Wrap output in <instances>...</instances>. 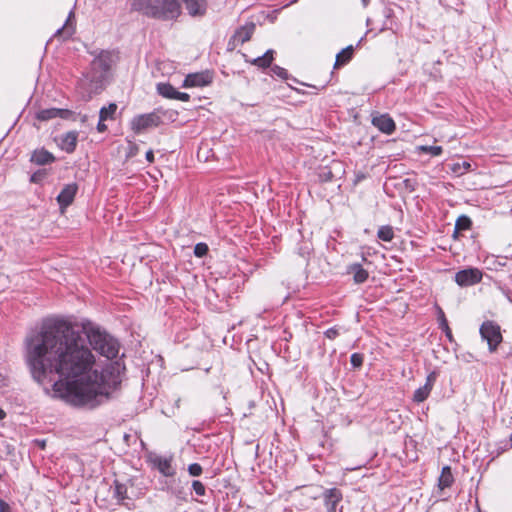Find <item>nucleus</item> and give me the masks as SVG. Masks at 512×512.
I'll return each mask as SVG.
<instances>
[{"instance_id":"14","label":"nucleus","mask_w":512,"mask_h":512,"mask_svg":"<svg viewBox=\"0 0 512 512\" xmlns=\"http://www.w3.org/2000/svg\"><path fill=\"white\" fill-rule=\"evenodd\" d=\"M191 16H202L207 9L206 0H182Z\"/></svg>"},{"instance_id":"11","label":"nucleus","mask_w":512,"mask_h":512,"mask_svg":"<svg viewBox=\"0 0 512 512\" xmlns=\"http://www.w3.org/2000/svg\"><path fill=\"white\" fill-rule=\"evenodd\" d=\"M372 124L385 134H392L395 131V122L388 114H377L372 117Z\"/></svg>"},{"instance_id":"18","label":"nucleus","mask_w":512,"mask_h":512,"mask_svg":"<svg viewBox=\"0 0 512 512\" xmlns=\"http://www.w3.org/2000/svg\"><path fill=\"white\" fill-rule=\"evenodd\" d=\"M31 162L37 165H46L55 161V157L52 153L45 150L44 148L36 149L31 155Z\"/></svg>"},{"instance_id":"39","label":"nucleus","mask_w":512,"mask_h":512,"mask_svg":"<svg viewBox=\"0 0 512 512\" xmlns=\"http://www.w3.org/2000/svg\"><path fill=\"white\" fill-rule=\"evenodd\" d=\"M190 98V96L187 94V93H183V92H179L177 91L176 92V96H175V100H180V101H183V102H186L188 101Z\"/></svg>"},{"instance_id":"28","label":"nucleus","mask_w":512,"mask_h":512,"mask_svg":"<svg viewBox=\"0 0 512 512\" xmlns=\"http://www.w3.org/2000/svg\"><path fill=\"white\" fill-rule=\"evenodd\" d=\"M114 497L119 502H122L124 499L127 498V488H126V486L124 484H121V483L115 481Z\"/></svg>"},{"instance_id":"26","label":"nucleus","mask_w":512,"mask_h":512,"mask_svg":"<svg viewBox=\"0 0 512 512\" xmlns=\"http://www.w3.org/2000/svg\"><path fill=\"white\" fill-rule=\"evenodd\" d=\"M116 110L117 105L115 103H111L107 107H102L99 112V118H101V121L112 119Z\"/></svg>"},{"instance_id":"43","label":"nucleus","mask_w":512,"mask_h":512,"mask_svg":"<svg viewBox=\"0 0 512 512\" xmlns=\"http://www.w3.org/2000/svg\"><path fill=\"white\" fill-rule=\"evenodd\" d=\"M442 330L445 332L447 338L451 341L452 340V333H451V330H450L449 326L447 328L442 329Z\"/></svg>"},{"instance_id":"9","label":"nucleus","mask_w":512,"mask_h":512,"mask_svg":"<svg viewBox=\"0 0 512 512\" xmlns=\"http://www.w3.org/2000/svg\"><path fill=\"white\" fill-rule=\"evenodd\" d=\"M212 81V77L208 72H198V73H192L188 74L184 81H183V87L190 88V87H204L210 84Z\"/></svg>"},{"instance_id":"1","label":"nucleus","mask_w":512,"mask_h":512,"mask_svg":"<svg viewBox=\"0 0 512 512\" xmlns=\"http://www.w3.org/2000/svg\"><path fill=\"white\" fill-rule=\"evenodd\" d=\"M25 347L33 379L53 382L55 396L73 406L97 407L122 381L124 367L113 362L100 369L85 339L63 319L44 320L27 335Z\"/></svg>"},{"instance_id":"21","label":"nucleus","mask_w":512,"mask_h":512,"mask_svg":"<svg viewBox=\"0 0 512 512\" xmlns=\"http://www.w3.org/2000/svg\"><path fill=\"white\" fill-rule=\"evenodd\" d=\"M453 481L454 478L451 472V468L449 466L443 467L438 481L439 488L441 490L448 488L452 485Z\"/></svg>"},{"instance_id":"33","label":"nucleus","mask_w":512,"mask_h":512,"mask_svg":"<svg viewBox=\"0 0 512 512\" xmlns=\"http://www.w3.org/2000/svg\"><path fill=\"white\" fill-rule=\"evenodd\" d=\"M192 488H193L194 492L196 493V495H198V496H204L206 493V488H205L204 484L198 480H194L192 482Z\"/></svg>"},{"instance_id":"32","label":"nucleus","mask_w":512,"mask_h":512,"mask_svg":"<svg viewBox=\"0 0 512 512\" xmlns=\"http://www.w3.org/2000/svg\"><path fill=\"white\" fill-rule=\"evenodd\" d=\"M208 252V246L205 243H197L194 247V254L196 257H203Z\"/></svg>"},{"instance_id":"30","label":"nucleus","mask_w":512,"mask_h":512,"mask_svg":"<svg viewBox=\"0 0 512 512\" xmlns=\"http://www.w3.org/2000/svg\"><path fill=\"white\" fill-rule=\"evenodd\" d=\"M47 175L48 171L46 169H39L31 175L30 181L35 184H42Z\"/></svg>"},{"instance_id":"24","label":"nucleus","mask_w":512,"mask_h":512,"mask_svg":"<svg viewBox=\"0 0 512 512\" xmlns=\"http://www.w3.org/2000/svg\"><path fill=\"white\" fill-rule=\"evenodd\" d=\"M377 236L382 241L390 242L394 237L393 228L389 225L381 226L378 229Z\"/></svg>"},{"instance_id":"46","label":"nucleus","mask_w":512,"mask_h":512,"mask_svg":"<svg viewBox=\"0 0 512 512\" xmlns=\"http://www.w3.org/2000/svg\"><path fill=\"white\" fill-rule=\"evenodd\" d=\"M364 6H367L369 3V0H361Z\"/></svg>"},{"instance_id":"22","label":"nucleus","mask_w":512,"mask_h":512,"mask_svg":"<svg viewBox=\"0 0 512 512\" xmlns=\"http://www.w3.org/2000/svg\"><path fill=\"white\" fill-rule=\"evenodd\" d=\"M353 55V46H348L345 49L341 50L336 55L335 67H340L345 65L350 61Z\"/></svg>"},{"instance_id":"38","label":"nucleus","mask_w":512,"mask_h":512,"mask_svg":"<svg viewBox=\"0 0 512 512\" xmlns=\"http://www.w3.org/2000/svg\"><path fill=\"white\" fill-rule=\"evenodd\" d=\"M439 322L441 329L448 327V322L445 318L444 312L441 309H439Z\"/></svg>"},{"instance_id":"2","label":"nucleus","mask_w":512,"mask_h":512,"mask_svg":"<svg viewBox=\"0 0 512 512\" xmlns=\"http://www.w3.org/2000/svg\"><path fill=\"white\" fill-rule=\"evenodd\" d=\"M115 59V54L111 51L102 50L95 56L89 72L79 82V89L82 90L83 97L90 99L93 94H97L103 89Z\"/></svg>"},{"instance_id":"16","label":"nucleus","mask_w":512,"mask_h":512,"mask_svg":"<svg viewBox=\"0 0 512 512\" xmlns=\"http://www.w3.org/2000/svg\"><path fill=\"white\" fill-rule=\"evenodd\" d=\"M75 32V14L73 11H70L68 17L66 19L65 24L59 28L55 36H61L64 39L71 37Z\"/></svg>"},{"instance_id":"13","label":"nucleus","mask_w":512,"mask_h":512,"mask_svg":"<svg viewBox=\"0 0 512 512\" xmlns=\"http://www.w3.org/2000/svg\"><path fill=\"white\" fill-rule=\"evenodd\" d=\"M343 495L337 488L326 489L323 493L324 505L327 512H336L338 503L342 500Z\"/></svg>"},{"instance_id":"20","label":"nucleus","mask_w":512,"mask_h":512,"mask_svg":"<svg viewBox=\"0 0 512 512\" xmlns=\"http://www.w3.org/2000/svg\"><path fill=\"white\" fill-rule=\"evenodd\" d=\"M273 59H274V51L270 49V50H267L262 56L254 58L251 61V64H253L259 68H267L271 65Z\"/></svg>"},{"instance_id":"36","label":"nucleus","mask_w":512,"mask_h":512,"mask_svg":"<svg viewBox=\"0 0 512 512\" xmlns=\"http://www.w3.org/2000/svg\"><path fill=\"white\" fill-rule=\"evenodd\" d=\"M188 472L191 476H200L202 473V467L198 463H193L188 466Z\"/></svg>"},{"instance_id":"5","label":"nucleus","mask_w":512,"mask_h":512,"mask_svg":"<svg viewBox=\"0 0 512 512\" xmlns=\"http://www.w3.org/2000/svg\"><path fill=\"white\" fill-rule=\"evenodd\" d=\"M481 338L487 341L489 351L495 352L502 342L500 326L493 321H485L480 327Z\"/></svg>"},{"instance_id":"6","label":"nucleus","mask_w":512,"mask_h":512,"mask_svg":"<svg viewBox=\"0 0 512 512\" xmlns=\"http://www.w3.org/2000/svg\"><path fill=\"white\" fill-rule=\"evenodd\" d=\"M159 124L160 117L153 112L137 115L131 120V128L135 133H140L151 127H157Z\"/></svg>"},{"instance_id":"40","label":"nucleus","mask_w":512,"mask_h":512,"mask_svg":"<svg viewBox=\"0 0 512 512\" xmlns=\"http://www.w3.org/2000/svg\"><path fill=\"white\" fill-rule=\"evenodd\" d=\"M325 335H326V337H327V338H329V339H334V338H336V336L338 335V332H337V330H336V329H334V328H330V329H328V330L325 332Z\"/></svg>"},{"instance_id":"37","label":"nucleus","mask_w":512,"mask_h":512,"mask_svg":"<svg viewBox=\"0 0 512 512\" xmlns=\"http://www.w3.org/2000/svg\"><path fill=\"white\" fill-rule=\"evenodd\" d=\"M56 112H57V118H62V119H69L73 115V112L68 109L56 108Z\"/></svg>"},{"instance_id":"34","label":"nucleus","mask_w":512,"mask_h":512,"mask_svg":"<svg viewBox=\"0 0 512 512\" xmlns=\"http://www.w3.org/2000/svg\"><path fill=\"white\" fill-rule=\"evenodd\" d=\"M271 71L273 73V75L281 78V79H287L288 78V72L286 69L278 66V65H275L271 68Z\"/></svg>"},{"instance_id":"42","label":"nucleus","mask_w":512,"mask_h":512,"mask_svg":"<svg viewBox=\"0 0 512 512\" xmlns=\"http://www.w3.org/2000/svg\"><path fill=\"white\" fill-rule=\"evenodd\" d=\"M145 157L148 162L152 163L154 161L153 151L152 150L147 151Z\"/></svg>"},{"instance_id":"7","label":"nucleus","mask_w":512,"mask_h":512,"mask_svg":"<svg viewBox=\"0 0 512 512\" xmlns=\"http://www.w3.org/2000/svg\"><path fill=\"white\" fill-rule=\"evenodd\" d=\"M482 279V272L477 268L460 270L455 274V281L459 286H471Z\"/></svg>"},{"instance_id":"44","label":"nucleus","mask_w":512,"mask_h":512,"mask_svg":"<svg viewBox=\"0 0 512 512\" xmlns=\"http://www.w3.org/2000/svg\"><path fill=\"white\" fill-rule=\"evenodd\" d=\"M0 510L1 512H8V505L5 504L3 501H0Z\"/></svg>"},{"instance_id":"45","label":"nucleus","mask_w":512,"mask_h":512,"mask_svg":"<svg viewBox=\"0 0 512 512\" xmlns=\"http://www.w3.org/2000/svg\"><path fill=\"white\" fill-rule=\"evenodd\" d=\"M5 417H6L5 411L2 408H0V420H3Z\"/></svg>"},{"instance_id":"12","label":"nucleus","mask_w":512,"mask_h":512,"mask_svg":"<svg viewBox=\"0 0 512 512\" xmlns=\"http://www.w3.org/2000/svg\"><path fill=\"white\" fill-rule=\"evenodd\" d=\"M77 190L78 186L76 183H70L63 187L57 196V202L59 203L62 210L67 208L73 202Z\"/></svg>"},{"instance_id":"3","label":"nucleus","mask_w":512,"mask_h":512,"mask_svg":"<svg viewBox=\"0 0 512 512\" xmlns=\"http://www.w3.org/2000/svg\"><path fill=\"white\" fill-rule=\"evenodd\" d=\"M131 9L147 17L170 21L181 14L178 0H132Z\"/></svg>"},{"instance_id":"27","label":"nucleus","mask_w":512,"mask_h":512,"mask_svg":"<svg viewBox=\"0 0 512 512\" xmlns=\"http://www.w3.org/2000/svg\"><path fill=\"white\" fill-rule=\"evenodd\" d=\"M36 118L40 121H48L57 118L56 108L42 109L36 113Z\"/></svg>"},{"instance_id":"19","label":"nucleus","mask_w":512,"mask_h":512,"mask_svg":"<svg viewBox=\"0 0 512 512\" xmlns=\"http://www.w3.org/2000/svg\"><path fill=\"white\" fill-rule=\"evenodd\" d=\"M347 273L353 275V280L356 284H362L368 279V271L365 270L361 264L353 263L347 267Z\"/></svg>"},{"instance_id":"17","label":"nucleus","mask_w":512,"mask_h":512,"mask_svg":"<svg viewBox=\"0 0 512 512\" xmlns=\"http://www.w3.org/2000/svg\"><path fill=\"white\" fill-rule=\"evenodd\" d=\"M255 31L254 23H247L246 25L240 27L233 35V40L237 43L243 44L246 41L250 40L251 36Z\"/></svg>"},{"instance_id":"15","label":"nucleus","mask_w":512,"mask_h":512,"mask_svg":"<svg viewBox=\"0 0 512 512\" xmlns=\"http://www.w3.org/2000/svg\"><path fill=\"white\" fill-rule=\"evenodd\" d=\"M78 133L75 131H70L60 138V148L67 153H72L77 145Z\"/></svg>"},{"instance_id":"41","label":"nucleus","mask_w":512,"mask_h":512,"mask_svg":"<svg viewBox=\"0 0 512 512\" xmlns=\"http://www.w3.org/2000/svg\"><path fill=\"white\" fill-rule=\"evenodd\" d=\"M107 129V126L104 124V121H101V118L99 119V122L97 124V130L99 132H104Z\"/></svg>"},{"instance_id":"29","label":"nucleus","mask_w":512,"mask_h":512,"mask_svg":"<svg viewBox=\"0 0 512 512\" xmlns=\"http://www.w3.org/2000/svg\"><path fill=\"white\" fill-rule=\"evenodd\" d=\"M472 225L471 219L468 216L462 215L460 216L455 223V230L462 231L470 229Z\"/></svg>"},{"instance_id":"4","label":"nucleus","mask_w":512,"mask_h":512,"mask_svg":"<svg viewBox=\"0 0 512 512\" xmlns=\"http://www.w3.org/2000/svg\"><path fill=\"white\" fill-rule=\"evenodd\" d=\"M82 330L90 346L100 355L107 359H114L118 356L120 345L105 330L90 321L82 323Z\"/></svg>"},{"instance_id":"35","label":"nucleus","mask_w":512,"mask_h":512,"mask_svg":"<svg viewBox=\"0 0 512 512\" xmlns=\"http://www.w3.org/2000/svg\"><path fill=\"white\" fill-rule=\"evenodd\" d=\"M351 365L354 368H359L363 364V355L359 353H353L350 357Z\"/></svg>"},{"instance_id":"25","label":"nucleus","mask_w":512,"mask_h":512,"mask_svg":"<svg viewBox=\"0 0 512 512\" xmlns=\"http://www.w3.org/2000/svg\"><path fill=\"white\" fill-rule=\"evenodd\" d=\"M450 169L457 176H461L471 169V164L467 161L456 162L450 166Z\"/></svg>"},{"instance_id":"10","label":"nucleus","mask_w":512,"mask_h":512,"mask_svg":"<svg viewBox=\"0 0 512 512\" xmlns=\"http://www.w3.org/2000/svg\"><path fill=\"white\" fill-rule=\"evenodd\" d=\"M151 463L163 476L172 477L176 473L175 468L172 466L171 457L167 458L156 455L151 458Z\"/></svg>"},{"instance_id":"31","label":"nucleus","mask_w":512,"mask_h":512,"mask_svg":"<svg viewBox=\"0 0 512 512\" xmlns=\"http://www.w3.org/2000/svg\"><path fill=\"white\" fill-rule=\"evenodd\" d=\"M420 151L428 153L432 156H439L442 153V147L441 146H420L418 148Z\"/></svg>"},{"instance_id":"23","label":"nucleus","mask_w":512,"mask_h":512,"mask_svg":"<svg viewBox=\"0 0 512 512\" xmlns=\"http://www.w3.org/2000/svg\"><path fill=\"white\" fill-rule=\"evenodd\" d=\"M158 93L168 99H174L177 90L169 83H159L157 85Z\"/></svg>"},{"instance_id":"8","label":"nucleus","mask_w":512,"mask_h":512,"mask_svg":"<svg viewBox=\"0 0 512 512\" xmlns=\"http://www.w3.org/2000/svg\"><path fill=\"white\" fill-rule=\"evenodd\" d=\"M436 380H437V372H435V371L430 372L426 377L425 384L423 386L419 387L414 392L413 401H415L417 403H421V402L425 401L429 397Z\"/></svg>"}]
</instances>
